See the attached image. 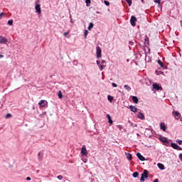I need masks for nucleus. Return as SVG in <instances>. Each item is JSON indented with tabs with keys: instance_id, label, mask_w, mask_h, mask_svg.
Returning <instances> with one entry per match:
<instances>
[{
	"instance_id": "nucleus-1",
	"label": "nucleus",
	"mask_w": 182,
	"mask_h": 182,
	"mask_svg": "<svg viewBox=\"0 0 182 182\" xmlns=\"http://www.w3.org/2000/svg\"><path fill=\"white\" fill-rule=\"evenodd\" d=\"M149 178V171L144 170V172L141 173L140 181H144V178Z\"/></svg>"
},
{
	"instance_id": "nucleus-2",
	"label": "nucleus",
	"mask_w": 182,
	"mask_h": 182,
	"mask_svg": "<svg viewBox=\"0 0 182 182\" xmlns=\"http://www.w3.org/2000/svg\"><path fill=\"white\" fill-rule=\"evenodd\" d=\"M96 55L98 59H100V58H102V48H100V47L99 46L96 47Z\"/></svg>"
},
{
	"instance_id": "nucleus-3",
	"label": "nucleus",
	"mask_w": 182,
	"mask_h": 182,
	"mask_svg": "<svg viewBox=\"0 0 182 182\" xmlns=\"http://www.w3.org/2000/svg\"><path fill=\"white\" fill-rule=\"evenodd\" d=\"M172 114L176 120H178V119H180V117H181V114H180V112H178V111H173L172 112Z\"/></svg>"
},
{
	"instance_id": "nucleus-4",
	"label": "nucleus",
	"mask_w": 182,
	"mask_h": 182,
	"mask_svg": "<svg viewBox=\"0 0 182 182\" xmlns=\"http://www.w3.org/2000/svg\"><path fill=\"white\" fill-rule=\"evenodd\" d=\"M136 22H137V18L134 16H132L130 18V23L132 26H136Z\"/></svg>"
},
{
	"instance_id": "nucleus-5",
	"label": "nucleus",
	"mask_w": 182,
	"mask_h": 182,
	"mask_svg": "<svg viewBox=\"0 0 182 182\" xmlns=\"http://www.w3.org/2000/svg\"><path fill=\"white\" fill-rule=\"evenodd\" d=\"M171 147L172 149H174L175 150H178V151H181L182 149L180 147V146H178L177 144L176 143H171Z\"/></svg>"
},
{
	"instance_id": "nucleus-6",
	"label": "nucleus",
	"mask_w": 182,
	"mask_h": 182,
	"mask_svg": "<svg viewBox=\"0 0 182 182\" xmlns=\"http://www.w3.org/2000/svg\"><path fill=\"white\" fill-rule=\"evenodd\" d=\"M38 105L41 107H46V106L48 105V101L45 100H41Z\"/></svg>"
},
{
	"instance_id": "nucleus-7",
	"label": "nucleus",
	"mask_w": 182,
	"mask_h": 182,
	"mask_svg": "<svg viewBox=\"0 0 182 182\" xmlns=\"http://www.w3.org/2000/svg\"><path fill=\"white\" fill-rule=\"evenodd\" d=\"M153 87L155 90H163V87L160 86L158 83H154Z\"/></svg>"
},
{
	"instance_id": "nucleus-8",
	"label": "nucleus",
	"mask_w": 182,
	"mask_h": 182,
	"mask_svg": "<svg viewBox=\"0 0 182 182\" xmlns=\"http://www.w3.org/2000/svg\"><path fill=\"white\" fill-rule=\"evenodd\" d=\"M35 9H36V14H42V11L41 10V4H36Z\"/></svg>"
},
{
	"instance_id": "nucleus-9",
	"label": "nucleus",
	"mask_w": 182,
	"mask_h": 182,
	"mask_svg": "<svg viewBox=\"0 0 182 182\" xmlns=\"http://www.w3.org/2000/svg\"><path fill=\"white\" fill-rule=\"evenodd\" d=\"M81 154L82 156H87V150L86 149V146L85 145L81 149Z\"/></svg>"
},
{
	"instance_id": "nucleus-10",
	"label": "nucleus",
	"mask_w": 182,
	"mask_h": 182,
	"mask_svg": "<svg viewBox=\"0 0 182 182\" xmlns=\"http://www.w3.org/2000/svg\"><path fill=\"white\" fill-rule=\"evenodd\" d=\"M6 42H8V39L2 36H0V43L5 44Z\"/></svg>"
},
{
	"instance_id": "nucleus-11",
	"label": "nucleus",
	"mask_w": 182,
	"mask_h": 182,
	"mask_svg": "<svg viewBox=\"0 0 182 182\" xmlns=\"http://www.w3.org/2000/svg\"><path fill=\"white\" fill-rule=\"evenodd\" d=\"M136 156L141 161H144L146 160L144 156H143V155H141V154H140L139 152L136 154Z\"/></svg>"
},
{
	"instance_id": "nucleus-12",
	"label": "nucleus",
	"mask_w": 182,
	"mask_h": 182,
	"mask_svg": "<svg viewBox=\"0 0 182 182\" xmlns=\"http://www.w3.org/2000/svg\"><path fill=\"white\" fill-rule=\"evenodd\" d=\"M159 126L161 130H163V132H166V129H167V127H166V124H164V122L160 123Z\"/></svg>"
},
{
	"instance_id": "nucleus-13",
	"label": "nucleus",
	"mask_w": 182,
	"mask_h": 182,
	"mask_svg": "<svg viewBox=\"0 0 182 182\" xmlns=\"http://www.w3.org/2000/svg\"><path fill=\"white\" fill-rule=\"evenodd\" d=\"M129 109H130L131 112H133V113L137 112V107H136V106L129 105Z\"/></svg>"
},
{
	"instance_id": "nucleus-14",
	"label": "nucleus",
	"mask_w": 182,
	"mask_h": 182,
	"mask_svg": "<svg viewBox=\"0 0 182 182\" xmlns=\"http://www.w3.org/2000/svg\"><path fill=\"white\" fill-rule=\"evenodd\" d=\"M138 119H140L141 120H144L146 117H144V114L139 112L137 115Z\"/></svg>"
},
{
	"instance_id": "nucleus-15",
	"label": "nucleus",
	"mask_w": 182,
	"mask_h": 182,
	"mask_svg": "<svg viewBox=\"0 0 182 182\" xmlns=\"http://www.w3.org/2000/svg\"><path fill=\"white\" fill-rule=\"evenodd\" d=\"M132 99L134 103H135L136 105H137V103H139V98L136 96H132Z\"/></svg>"
},
{
	"instance_id": "nucleus-16",
	"label": "nucleus",
	"mask_w": 182,
	"mask_h": 182,
	"mask_svg": "<svg viewBox=\"0 0 182 182\" xmlns=\"http://www.w3.org/2000/svg\"><path fill=\"white\" fill-rule=\"evenodd\" d=\"M107 119H108V123H109V124H113V120H112V117H110V114H107Z\"/></svg>"
},
{
	"instance_id": "nucleus-17",
	"label": "nucleus",
	"mask_w": 182,
	"mask_h": 182,
	"mask_svg": "<svg viewBox=\"0 0 182 182\" xmlns=\"http://www.w3.org/2000/svg\"><path fill=\"white\" fill-rule=\"evenodd\" d=\"M125 156L127 160H129V161H132V154L126 152Z\"/></svg>"
},
{
	"instance_id": "nucleus-18",
	"label": "nucleus",
	"mask_w": 182,
	"mask_h": 182,
	"mask_svg": "<svg viewBox=\"0 0 182 182\" xmlns=\"http://www.w3.org/2000/svg\"><path fill=\"white\" fill-rule=\"evenodd\" d=\"M43 157V151H41L38 153V160H42Z\"/></svg>"
},
{
	"instance_id": "nucleus-19",
	"label": "nucleus",
	"mask_w": 182,
	"mask_h": 182,
	"mask_svg": "<svg viewBox=\"0 0 182 182\" xmlns=\"http://www.w3.org/2000/svg\"><path fill=\"white\" fill-rule=\"evenodd\" d=\"M98 68H99L100 70H103V69H105V68H106V65L101 63L98 65Z\"/></svg>"
},
{
	"instance_id": "nucleus-20",
	"label": "nucleus",
	"mask_w": 182,
	"mask_h": 182,
	"mask_svg": "<svg viewBox=\"0 0 182 182\" xmlns=\"http://www.w3.org/2000/svg\"><path fill=\"white\" fill-rule=\"evenodd\" d=\"M93 26H95V24H93V23H90L87 28L88 31H92V29H93Z\"/></svg>"
},
{
	"instance_id": "nucleus-21",
	"label": "nucleus",
	"mask_w": 182,
	"mask_h": 182,
	"mask_svg": "<svg viewBox=\"0 0 182 182\" xmlns=\"http://www.w3.org/2000/svg\"><path fill=\"white\" fill-rule=\"evenodd\" d=\"M160 141H162V143H168V141H167V138L166 137L160 138Z\"/></svg>"
},
{
	"instance_id": "nucleus-22",
	"label": "nucleus",
	"mask_w": 182,
	"mask_h": 182,
	"mask_svg": "<svg viewBox=\"0 0 182 182\" xmlns=\"http://www.w3.org/2000/svg\"><path fill=\"white\" fill-rule=\"evenodd\" d=\"M124 87L126 90H127V92H130V90H132V87H130V86H129L128 85H125Z\"/></svg>"
},
{
	"instance_id": "nucleus-23",
	"label": "nucleus",
	"mask_w": 182,
	"mask_h": 182,
	"mask_svg": "<svg viewBox=\"0 0 182 182\" xmlns=\"http://www.w3.org/2000/svg\"><path fill=\"white\" fill-rule=\"evenodd\" d=\"M157 166L159 168H160V170H164V165H163L162 164L159 163Z\"/></svg>"
},
{
	"instance_id": "nucleus-24",
	"label": "nucleus",
	"mask_w": 182,
	"mask_h": 182,
	"mask_svg": "<svg viewBox=\"0 0 182 182\" xmlns=\"http://www.w3.org/2000/svg\"><path fill=\"white\" fill-rule=\"evenodd\" d=\"M158 64L161 66V68H164V63H163L161 60H159Z\"/></svg>"
},
{
	"instance_id": "nucleus-25",
	"label": "nucleus",
	"mask_w": 182,
	"mask_h": 182,
	"mask_svg": "<svg viewBox=\"0 0 182 182\" xmlns=\"http://www.w3.org/2000/svg\"><path fill=\"white\" fill-rule=\"evenodd\" d=\"M107 100H109V102H110V103H112V102H113V97L111 95H108Z\"/></svg>"
},
{
	"instance_id": "nucleus-26",
	"label": "nucleus",
	"mask_w": 182,
	"mask_h": 182,
	"mask_svg": "<svg viewBox=\"0 0 182 182\" xmlns=\"http://www.w3.org/2000/svg\"><path fill=\"white\" fill-rule=\"evenodd\" d=\"M132 176H133L134 178H137V177H139V172H134V173L132 174Z\"/></svg>"
},
{
	"instance_id": "nucleus-27",
	"label": "nucleus",
	"mask_w": 182,
	"mask_h": 182,
	"mask_svg": "<svg viewBox=\"0 0 182 182\" xmlns=\"http://www.w3.org/2000/svg\"><path fill=\"white\" fill-rule=\"evenodd\" d=\"M8 25H10V26H12V25H14V20L12 19L9 20Z\"/></svg>"
},
{
	"instance_id": "nucleus-28",
	"label": "nucleus",
	"mask_w": 182,
	"mask_h": 182,
	"mask_svg": "<svg viewBox=\"0 0 182 182\" xmlns=\"http://www.w3.org/2000/svg\"><path fill=\"white\" fill-rule=\"evenodd\" d=\"M88 33H89V31H87V30H85L84 32L85 39H86L87 38Z\"/></svg>"
},
{
	"instance_id": "nucleus-29",
	"label": "nucleus",
	"mask_w": 182,
	"mask_h": 182,
	"mask_svg": "<svg viewBox=\"0 0 182 182\" xmlns=\"http://www.w3.org/2000/svg\"><path fill=\"white\" fill-rule=\"evenodd\" d=\"M58 98L59 99H62V97H63V95H62V92L61 91H58Z\"/></svg>"
},
{
	"instance_id": "nucleus-30",
	"label": "nucleus",
	"mask_w": 182,
	"mask_h": 182,
	"mask_svg": "<svg viewBox=\"0 0 182 182\" xmlns=\"http://www.w3.org/2000/svg\"><path fill=\"white\" fill-rule=\"evenodd\" d=\"M90 0H85L86 6H90Z\"/></svg>"
},
{
	"instance_id": "nucleus-31",
	"label": "nucleus",
	"mask_w": 182,
	"mask_h": 182,
	"mask_svg": "<svg viewBox=\"0 0 182 182\" xmlns=\"http://www.w3.org/2000/svg\"><path fill=\"white\" fill-rule=\"evenodd\" d=\"M127 2L129 6H132V0H125Z\"/></svg>"
},
{
	"instance_id": "nucleus-32",
	"label": "nucleus",
	"mask_w": 182,
	"mask_h": 182,
	"mask_svg": "<svg viewBox=\"0 0 182 182\" xmlns=\"http://www.w3.org/2000/svg\"><path fill=\"white\" fill-rule=\"evenodd\" d=\"M105 5H106L107 6H110V3L108 1H104Z\"/></svg>"
},
{
	"instance_id": "nucleus-33",
	"label": "nucleus",
	"mask_w": 182,
	"mask_h": 182,
	"mask_svg": "<svg viewBox=\"0 0 182 182\" xmlns=\"http://www.w3.org/2000/svg\"><path fill=\"white\" fill-rule=\"evenodd\" d=\"M57 178L58 180H63V176L62 175H59V176H57Z\"/></svg>"
},
{
	"instance_id": "nucleus-34",
	"label": "nucleus",
	"mask_w": 182,
	"mask_h": 182,
	"mask_svg": "<svg viewBox=\"0 0 182 182\" xmlns=\"http://www.w3.org/2000/svg\"><path fill=\"white\" fill-rule=\"evenodd\" d=\"M176 143H178V144H180V145L181 146V144H182V140L176 139Z\"/></svg>"
},
{
	"instance_id": "nucleus-35",
	"label": "nucleus",
	"mask_w": 182,
	"mask_h": 182,
	"mask_svg": "<svg viewBox=\"0 0 182 182\" xmlns=\"http://www.w3.org/2000/svg\"><path fill=\"white\" fill-rule=\"evenodd\" d=\"M154 2H155V4H158V5L160 6V0H154Z\"/></svg>"
},
{
	"instance_id": "nucleus-36",
	"label": "nucleus",
	"mask_w": 182,
	"mask_h": 182,
	"mask_svg": "<svg viewBox=\"0 0 182 182\" xmlns=\"http://www.w3.org/2000/svg\"><path fill=\"white\" fill-rule=\"evenodd\" d=\"M11 114H6V119H9V117H11Z\"/></svg>"
},
{
	"instance_id": "nucleus-37",
	"label": "nucleus",
	"mask_w": 182,
	"mask_h": 182,
	"mask_svg": "<svg viewBox=\"0 0 182 182\" xmlns=\"http://www.w3.org/2000/svg\"><path fill=\"white\" fill-rule=\"evenodd\" d=\"M117 129H119V130H122V129H123V127L122 125H117Z\"/></svg>"
},
{
	"instance_id": "nucleus-38",
	"label": "nucleus",
	"mask_w": 182,
	"mask_h": 182,
	"mask_svg": "<svg viewBox=\"0 0 182 182\" xmlns=\"http://www.w3.org/2000/svg\"><path fill=\"white\" fill-rule=\"evenodd\" d=\"M112 85L113 87H117V84H116L114 82H112Z\"/></svg>"
},
{
	"instance_id": "nucleus-39",
	"label": "nucleus",
	"mask_w": 182,
	"mask_h": 182,
	"mask_svg": "<svg viewBox=\"0 0 182 182\" xmlns=\"http://www.w3.org/2000/svg\"><path fill=\"white\" fill-rule=\"evenodd\" d=\"M101 64H102V65H106V60H102L101 61Z\"/></svg>"
},
{
	"instance_id": "nucleus-40",
	"label": "nucleus",
	"mask_w": 182,
	"mask_h": 182,
	"mask_svg": "<svg viewBox=\"0 0 182 182\" xmlns=\"http://www.w3.org/2000/svg\"><path fill=\"white\" fill-rule=\"evenodd\" d=\"M5 15V13H1L0 14V18H2V16H4Z\"/></svg>"
},
{
	"instance_id": "nucleus-41",
	"label": "nucleus",
	"mask_w": 182,
	"mask_h": 182,
	"mask_svg": "<svg viewBox=\"0 0 182 182\" xmlns=\"http://www.w3.org/2000/svg\"><path fill=\"white\" fill-rule=\"evenodd\" d=\"M68 34H69V32H65L64 33V36H68Z\"/></svg>"
},
{
	"instance_id": "nucleus-42",
	"label": "nucleus",
	"mask_w": 182,
	"mask_h": 182,
	"mask_svg": "<svg viewBox=\"0 0 182 182\" xmlns=\"http://www.w3.org/2000/svg\"><path fill=\"white\" fill-rule=\"evenodd\" d=\"M97 66H99V65H100V61L97 60Z\"/></svg>"
},
{
	"instance_id": "nucleus-43",
	"label": "nucleus",
	"mask_w": 182,
	"mask_h": 182,
	"mask_svg": "<svg viewBox=\"0 0 182 182\" xmlns=\"http://www.w3.org/2000/svg\"><path fill=\"white\" fill-rule=\"evenodd\" d=\"M26 180H27L28 181H31V177H27V178H26Z\"/></svg>"
},
{
	"instance_id": "nucleus-44",
	"label": "nucleus",
	"mask_w": 182,
	"mask_h": 182,
	"mask_svg": "<svg viewBox=\"0 0 182 182\" xmlns=\"http://www.w3.org/2000/svg\"><path fill=\"white\" fill-rule=\"evenodd\" d=\"M4 58V55L0 54V59H2Z\"/></svg>"
},
{
	"instance_id": "nucleus-45",
	"label": "nucleus",
	"mask_w": 182,
	"mask_h": 182,
	"mask_svg": "<svg viewBox=\"0 0 182 182\" xmlns=\"http://www.w3.org/2000/svg\"><path fill=\"white\" fill-rule=\"evenodd\" d=\"M129 45H133V42L129 41Z\"/></svg>"
},
{
	"instance_id": "nucleus-46",
	"label": "nucleus",
	"mask_w": 182,
	"mask_h": 182,
	"mask_svg": "<svg viewBox=\"0 0 182 182\" xmlns=\"http://www.w3.org/2000/svg\"><path fill=\"white\" fill-rule=\"evenodd\" d=\"M36 173L37 174H38L39 170L36 171Z\"/></svg>"
},
{
	"instance_id": "nucleus-47",
	"label": "nucleus",
	"mask_w": 182,
	"mask_h": 182,
	"mask_svg": "<svg viewBox=\"0 0 182 182\" xmlns=\"http://www.w3.org/2000/svg\"><path fill=\"white\" fill-rule=\"evenodd\" d=\"M83 161L84 163H86V161H87V159H85Z\"/></svg>"
},
{
	"instance_id": "nucleus-48",
	"label": "nucleus",
	"mask_w": 182,
	"mask_h": 182,
	"mask_svg": "<svg viewBox=\"0 0 182 182\" xmlns=\"http://www.w3.org/2000/svg\"><path fill=\"white\" fill-rule=\"evenodd\" d=\"M142 4H144V0H141Z\"/></svg>"
},
{
	"instance_id": "nucleus-49",
	"label": "nucleus",
	"mask_w": 182,
	"mask_h": 182,
	"mask_svg": "<svg viewBox=\"0 0 182 182\" xmlns=\"http://www.w3.org/2000/svg\"><path fill=\"white\" fill-rule=\"evenodd\" d=\"M97 14H99V11H97Z\"/></svg>"
}]
</instances>
